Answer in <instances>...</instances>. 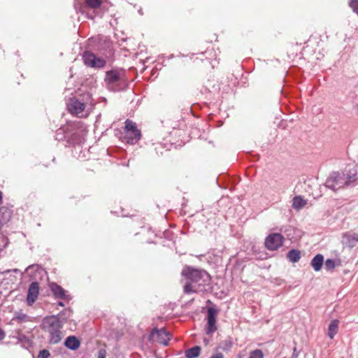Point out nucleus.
Listing matches in <instances>:
<instances>
[{
	"label": "nucleus",
	"instance_id": "nucleus-1",
	"mask_svg": "<svg viewBox=\"0 0 358 358\" xmlns=\"http://www.w3.org/2000/svg\"><path fill=\"white\" fill-rule=\"evenodd\" d=\"M358 178V166H348L344 172H333L327 178L325 186L334 192L343 189L355 182Z\"/></svg>",
	"mask_w": 358,
	"mask_h": 358
},
{
	"label": "nucleus",
	"instance_id": "nucleus-2",
	"mask_svg": "<svg viewBox=\"0 0 358 358\" xmlns=\"http://www.w3.org/2000/svg\"><path fill=\"white\" fill-rule=\"evenodd\" d=\"M182 275L187 280L184 286L186 294L201 292L210 282V275L205 271L187 267L182 271Z\"/></svg>",
	"mask_w": 358,
	"mask_h": 358
},
{
	"label": "nucleus",
	"instance_id": "nucleus-3",
	"mask_svg": "<svg viewBox=\"0 0 358 358\" xmlns=\"http://www.w3.org/2000/svg\"><path fill=\"white\" fill-rule=\"evenodd\" d=\"M41 327L44 331L48 334L50 344L59 343L64 337L62 331L63 323L56 315L44 317L42 320Z\"/></svg>",
	"mask_w": 358,
	"mask_h": 358
},
{
	"label": "nucleus",
	"instance_id": "nucleus-4",
	"mask_svg": "<svg viewBox=\"0 0 358 358\" xmlns=\"http://www.w3.org/2000/svg\"><path fill=\"white\" fill-rule=\"evenodd\" d=\"M104 81L106 87L112 92L124 90L127 87L125 73L116 69L106 71Z\"/></svg>",
	"mask_w": 358,
	"mask_h": 358
},
{
	"label": "nucleus",
	"instance_id": "nucleus-5",
	"mask_svg": "<svg viewBox=\"0 0 358 358\" xmlns=\"http://www.w3.org/2000/svg\"><path fill=\"white\" fill-rule=\"evenodd\" d=\"M124 138L129 144H134L141 138V131L137 129L136 123L131 120H127L125 122Z\"/></svg>",
	"mask_w": 358,
	"mask_h": 358
},
{
	"label": "nucleus",
	"instance_id": "nucleus-6",
	"mask_svg": "<svg viewBox=\"0 0 358 358\" xmlns=\"http://www.w3.org/2000/svg\"><path fill=\"white\" fill-rule=\"evenodd\" d=\"M171 339L170 334L164 328L160 329L155 328L149 336V341L152 343H158L164 345H168Z\"/></svg>",
	"mask_w": 358,
	"mask_h": 358
},
{
	"label": "nucleus",
	"instance_id": "nucleus-7",
	"mask_svg": "<svg viewBox=\"0 0 358 358\" xmlns=\"http://www.w3.org/2000/svg\"><path fill=\"white\" fill-rule=\"evenodd\" d=\"M83 60L84 64L92 68H102L106 65V60L96 57L91 52L85 51L83 55Z\"/></svg>",
	"mask_w": 358,
	"mask_h": 358
},
{
	"label": "nucleus",
	"instance_id": "nucleus-8",
	"mask_svg": "<svg viewBox=\"0 0 358 358\" xmlns=\"http://www.w3.org/2000/svg\"><path fill=\"white\" fill-rule=\"evenodd\" d=\"M85 104L83 101H80L76 98H72L70 100V103L69 104V111L76 116L80 117H85L87 115V112L85 110Z\"/></svg>",
	"mask_w": 358,
	"mask_h": 358
},
{
	"label": "nucleus",
	"instance_id": "nucleus-9",
	"mask_svg": "<svg viewBox=\"0 0 358 358\" xmlns=\"http://www.w3.org/2000/svg\"><path fill=\"white\" fill-rule=\"evenodd\" d=\"M283 240L284 238L281 234H272L266 238L265 245L270 250H275L282 245Z\"/></svg>",
	"mask_w": 358,
	"mask_h": 358
},
{
	"label": "nucleus",
	"instance_id": "nucleus-10",
	"mask_svg": "<svg viewBox=\"0 0 358 358\" xmlns=\"http://www.w3.org/2000/svg\"><path fill=\"white\" fill-rule=\"evenodd\" d=\"M217 310L213 308H208L207 311V326L206 332L207 334H211L217 330L215 325Z\"/></svg>",
	"mask_w": 358,
	"mask_h": 358
},
{
	"label": "nucleus",
	"instance_id": "nucleus-11",
	"mask_svg": "<svg viewBox=\"0 0 358 358\" xmlns=\"http://www.w3.org/2000/svg\"><path fill=\"white\" fill-rule=\"evenodd\" d=\"M342 244L348 248H352L358 243V234L346 232L342 236Z\"/></svg>",
	"mask_w": 358,
	"mask_h": 358
},
{
	"label": "nucleus",
	"instance_id": "nucleus-12",
	"mask_svg": "<svg viewBox=\"0 0 358 358\" xmlns=\"http://www.w3.org/2000/svg\"><path fill=\"white\" fill-rule=\"evenodd\" d=\"M50 289L56 299H64L67 301L71 300V296L67 294L66 291L55 282L50 284Z\"/></svg>",
	"mask_w": 358,
	"mask_h": 358
},
{
	"label": "nucleus",
	"instance_id": "nucleus-13",
	"mask_svg": "<svg viewBox=\"0 0 358 358\" xmlns=\"http://www.w3.org/2000/svg\"><path fill=\"white\" fill-rule=\"evenodd\" d=\"M39 294V285L38 282L34 281L30 285L28 293H27V301L29 306H31L37 299L38 296Z\"/></svg>",
	"mask_w": 358,
	"mask_h": 358
},
{
	"label": "nucleus",
	"instance_id": "nucleus-14",
	"mask_svg": "<svg viewBox=\"0 0 358 358\" xmlns=\"http://www.w3.org/2000/svg\"><path fill=\"white\" fill-rule=\"evenodd\" d=\"M26 272L31 279L36 282L38 278H41L45 273L44 270L37 264L28 266L26 269Z\"/></svg>",
	"mask_w": 358,
	"mask_h": 358
},
{
	"label": "nucleus",
	"instance_id": "nucleus-15",
	"mask_svg": "<svg viewBox=\"0 0 358 358\" xmlns=\"http://www.w3.org/2000/svg\"><path fill=\"white\" fill-rule=\"evenodd\" d=\"M64 345L67 348L75 350L80 347V343L76 336H70L66 338Z\"/></svg>",
	"mask_w": 358,
	"mask_h": 358
},
{
	"label": "nucleus",
	"instance_id": "nucleus-16",
	"mask_svg": "<svg viewBox=\"0 0 358 358\" xmlns=\"http://www.w3.org/2000/svg\"><path fill=\"white\" fill-rule=\"evenodd\" d=\"M324 264V257L321 254L315 255L310 262V265L315 271L321 270Z\"/></svg>",
	"mask_w": 358,
	"mask_h": 358
},
{
	"label": "nucleus",
	"instance_id": "nucleus-17",
	"mask_svg": "<svg viewBox=\"0 0 358 358\" xmlns=\"http://www.w3.org/2000/svg\"><path fill=\"white\" fill-rule=\"evenodd\" d=\"M31 321V317L22 312H16L15 316L12 318L10 322L14 323L15 322L21 324L22 322Z\"/></svg>",
	"mask_w": 358,
	"mask_h": 358
},
{
	"label": "nucleus",
	"instance_id": "nucleus-18",
	"mask_svg": "<svg viewBox=\"0 0 358 358\" xmlns=\"http://www.w3.org/2000/svg\"><path fill=\"white\" fill-rule=\"evenodd\" d=\"M338 323L339 321L338 320H334L329 325L327 334L331 339H333L338 332Z\"/></svg>",
	"mask_w": 358,
	"mask_h": 358
},
{
	"label": "nucleus",
	"instance_id": "nucleus-19",
	"mask_svg": "<svg viewBox=\"0 0 358 358\" xmlns=\"http://www.w3.org/2000/svg\"><path fill=\"white\" fill-rule=\"evenodd\" d=\"M287 257L291 262L296 263L301 258V252L298 250L292 249L287 252Z\"/></svg>",
	"mask_w": 358,
	"mask_h": 358
},
{
	"label": "nucleus",
	"instance_id": "nucleus-20",
	"mask_svg": "<svg viewBox=\"0 0 358 358\" xmlns=\"http://www.w3.org/2000/svg\"><path fill=\"white\" fill-rule=\"evenodd\" d=\"M306 204V201L300 196H294L292 200V207L294 209L299 210Z\"/></svg>",
	"mask_w": 358,
	"mask_h": 358
},
{
	"label": "nucleus",
	"instance_id": "nucleus-21",
	"mask_svg": "<svg viewBox=\"0 0 358 358\" xmlns=\"http://www.w3.org/2000/svg\"><path fill=\"white\" fill-rule=\"evenodd\" d=\"M201 352V348L199 346H194L190 349H188L185 355L187 358H196L197 357Z\"/></svg>",
	"mask_w": 358,
	"mask_h": 358
},
{
	"label": "nucleus",
	"instance_id": "nucleus-22",
	"mask_svg": "<svg viewBox=\"0 0 358 358\" xmlns=\"http://www.w3.org/2000/svg\"><path fill=\"white\" fill-rule=\"evenodd\" d=\"M103 0H85L86 7L94 10L99 8Z\"/></svg>",
	"mask_w": 358,
	"mask_h": 358
},
{
	"label": "nucleus",
	"instance_id": "nucleus-23",
	"mask_svg": "<svg viewBox=\"0 0 358 358\" xmlns=\"http://www.w3.org/2000/svg\"><path fill=\"white\" fill-rule=\"evenodd\" d=\"M264 354L261 350H255L250 352L249 358H263Z\"/></svg>",
	"mask_w": 358,
	"mask_h": 358
},
{
	"label": "nucleus",
	"instance_id": "nucleus-24",
	"mask_svg": "<svg viewBox=\"0 0 358 358\" xmlns=\"http://www.w3.org/2000/svg\"><path fill=\"white\" fill-rule=\"evenodd\" d=\"M349 6L358 15V0H350Z\"/></svg>",
	"mask_w": 358,
	"mask_h": 358
},
{
	"label": "nucleus",
	"instance_id": "nucleus-25",
	"mask_svg": "<svg viewBox=\"0 0 358 358\" xmlns=\"http://www.w3.org/2000/svg\"><path fill=\"white\" fill-rule=\"evenodd\" d=\"M324 265H325L326 269H327V270H332L335 267V262H334V261L333 259H328L326 260V262L324 263Z\"/></svg>",
	"mask_w": 358,
	"mask_h": 358
},
{
	"label": "nucleus",
	"instance_id": "nucleus-26",
	"mask_svg": "<svg viewBox=\"0 0 358 358\" xmlns=\"http://www.w3.org/2000/svg\"><path fill=\"white\" fill-rule=\"evenodd\" d=\"M50 353L48 350H42L38 353V358H49Z\"/></svg>",
	"mask_w": 358,
	"mask_h": 358
},
{
	"label": "nucleus",
	"instance_id": "nucleus-27",
	"mask_svg": "<svg viewBox=\"0 0 358 358\" xmlns=\"http://www.w3.org/2000/svg\"><path fill=\"white\" fill-rule=\"evenodd\" d=\"M17 338L18 342L20 343H27L29 341L28 338L25 335L21 334L20 332L17 333Z\"/></svg>",
	"mask_w": 358,
	"mask_h": 358
},
{
	"label": "nucleus",
	"instance_id": "nucleus-28",
	"mask_svg": "<svg viewBox=\"0 0 358 358\" xmlns=\"http://www.w3.org/2000/svg\"><path fill=\"white\" fill-rule=\"evenodd\" d=\"M210 358H224V356L221 352H217L212 355Z\"/></svg>",
	"mask_w": 358,
	"mask_h": 358
},
{
	"label": "nucleus",
	"instance_id": "nucleus-29",
	"mask_svg": "<svg viewBox=\"0 0 358 358\" xmlns=\"http://www.w3.org/2000/svg\"><path fill=\"white\" fill-rule=\"evenodd\" d=\"M106 357V352L105 351H99L98 358H105Z\"/></svg>",
	"mask_w": 358,
	"mask_h": 358
},
{
	"label": "nucleus",
	"instance_id": "nucleus-30",
	"mask_svg": "<svg viewBox=\"0 0 358 358\" xmlns=\"http://www.w3.org/2000/svg\"><path fill=\"white\" fill-rule=\"evenodd\" d=\"M5 337V333L1 328H0V340H2Z\"/></svg>",
	"mask_w": 358,
	"mask_h": 358
},
{
	"label": "nucleus",
	"instance_id": "nucleus-31",
	"mask_svg": "<svg viewBox=\"0 0 358 358\" xmlns=\"http://www.w3.org/2000/svg\"><path fill=\"white\" fill-rule=\"evenodd\" d=\"M2 192L0 191V205L2 203Z\"/></svg>",
	"mask_w": 358,
	"mask_h": 358
},
{
	"label": "nucleus",
	"instance_id": "nucleus-32",
	"mask_svg": "<svg viewBox=\"0 0 358 358\" xmlns=\"http://www.w3.org/2000/svg\"><path fill=\"white\" fill-rule=\"evenodd\" d=\"M58 305L60 306H64V303L62 301L58 302Z\"/></svg>",
	"mask_w": 358,
	"mask_h": 358
},
{
	"label": "nucleus",
	"instance_id": "nucleus-33",
	"mask_svg": "<svg viewBox=\"0 0 358 358\" xmlns=\"http://www.w3.org/2000/svg\"><path fill=\"white\" fill-rule=\"evenodd\" d=\"M13 272L17 273V272H18V271H19V270H18V269H17V268H15V269H13Z\"/></svg>",
	"mask_w": 358,
	"mask_h": 358
},
{
	"label": "nucleus",
	"instance_id": "nucleus-34",
	"mask_svg": "<svg viewBox=\"0 0 358 358\" xmlns=\"http://www.w3.org/2000/svg\"><path fill=\"white\" fill-rule=\"evenodd\" d=\"M10 271V270H7V271H5V273H8Z\"/></svg>",
	"mask_w": 358,
	"mask_h": 358
},
{
	"label": "nucleus",
	"instance_id": "nucleus-35",
	"mask_svg": "<svg viewBox=\"0 0 358 358\" xmlns=\"http://www.w3.org/2000/svg\"><path fill=\"white\" fill-rule=\"evenodd\" d=\"M1 251H2V249H1V248H0V253L1 252Z\"/></svg>",
	"mask_w": 358,
	"mask_h": 358
}]
</instances>
